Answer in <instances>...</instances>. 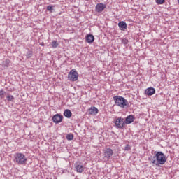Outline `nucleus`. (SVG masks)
Instances as JSON below:
<instances>
[{
  "mask_svg": "<svg viewBox=\"0 0 179 179\" xmlns=\"http://www.w3.org/2000/svg\"><path fill=\"white\" fill-rule=\"evenodd\" d=\"M113 99L116 105L122 108L129 106V102L124 97L121 96H115Z\"/></svg>",
  "mask_w": 179,
  "mask_h": 179,
  "instance_id": "obj_1",
  "label": "nucleus"
},
{
  "mask_svg": "<svg viewBox=\"0 0 179 179\" xmlns=\"http://www.w3.org/2000/svg\"><path fill=\"white\" fill-rule=\"evenodd\" d=\"M155 155L157 159L156 166H163V164H165L166 162H167V159L163 152L156 151L155 152Z\"/></svg>",
  "mask_w": 179,
  "mask_h": 179,
  "instance_id": "obj_2",
  "label": "nucleus"
},
{
  "mask_svg": "<svg viewBox=\"0 0 179 179\" xmlns=\"http://www.w3.org/2000/svg\"><path fill=\"white\" fill-rule=\"evenodd\" d=\"M27 161V157L24 154L21 152H17L15 154V162L17 163V164H26Z\"/></svg>",
  "mask_w": 179,
  "mask_h": 179,
  "instance_id": "obj_3",
  "label": "nucleus"
},
{
  "mask_svg": "<svg viewBox=\"0 0 179 179\" xmlns=\"http://www.w3.org/2000/svg\"><path fill=\"white\" fill-rule=\"evenodd\" d=\"M78 71L74 69L71 70V71L69 73L68 78L70 81L74 82L78 80Z\"/></svg>",
  "mask_w": 179,
  "mask_h": 179,
  "instance_id": "obj_4",
  "label": "nucleus"
},
{
  "mask_svg": "<svg viewBox=\"0 0 179 179\" xmlns=\"http://www.w3.org/2000/svg\"><path fill=\"white\" fill-rule=\"evenodd\" d=\"M125 124H126V123H125V121H124V118L118 117V118L116 119L115 126L118 129H123L124 127Z\"/></svg>",
  "mask_w": 179,
  "mask_h": 179,
  "instance_id": "obj_5",
  "label": "nucleus"
},
{
  "mask_svg": "<svg viewBox=\"0 0 179 179\" xmlns=\"http://www.w3.org/2000/svg\"><path fill=\"white\" fill-rule=\"evenodd\" d=\"M52 120L56 124L60 123L63 120V116L59 114H56L53 116Z\"/></svg>",
  "mask_w": 179,
  "mask_h": 179,
  "instance_id": "obj_6",
  "label": "nucleus"
},
{
  "mask_svg": "<svg viewBox=\"0 0 179 179\" xmlns=\"http://www.w3.org/2000/svg\"><path fill=\"white\" fill-rule=\"evenodd\" d=\"M75 169L77 173H83L85 170V167L81 164L80 162L76 163Z\"/></svg>",
  "mask_w": 179,
  "mask_h": 179,
  "instance_id": "obj_7",
  "label": "nucleus"
},
{
  "mask_svg": "<svg viewBox=\"0 0 179 179\" xmlns=\"http://www.w3.org/2000/svg\"><path fill=\"white\" fill-rule=\"evenodd\" d=\"M106 8V5L103 3H98L96 6V11L98 13L103 12Z\"/></svg>",
  "mask_w": 179,
  "mask_h": 179,
  "instance_id": "obj_8",
  "label": "nucleus"
},
{
  "mask_svg": "<svg viewBox=\"0 0 179 179\" xmlns=\"http://www.w3.org/2000/svg\"><path fill=\"white\" fill-rule=\"evenodd\" d=\"M156 92L155 89L153 87H148V89H146L145 90V94L148 96H152L153 94H155Z\"/></svg>",
  "mask_w": 179,
  "mask_h": 179,
  "instance_id": "obj_9",
  "label": "nucleus"
},
{
  "mask_svg": "<svg viewBox=\"0 0 179 179\" xmlns=\"http://www.w3.org/2000/svg\"><path fill=\"white\" fill-rule=\"evenodd\" d=\"M105 155H106V157H107V159H110V157H112V156L113 155V150L110 148L106 149V150L105 152Z\"/></svg>",
  "mask_w": 179,
  "mask_h": 179,
  "instance_id": "obj_10",
  "label": "nucleus"
},
{
  "mask_svg": "<svg viewBox=\"0 0 179 179\" xmlns=\"http://www.w3.org/2000/svg\"><path fill=\"white\" fill-rule=\"evenodd\" d=\"M89 112L91 115H96L99 113V110L96 107L92 106L89 109Z\"/></svg>",
  "mask_w": 179,
  "mask_h": 179,
  "instance_id": "obj_11",
  "label": "nucleus"
},
{
  "mask_svg": "<svg viewBox=\"0 0 179 179\" xmlns=\"http://www.w3.org/2000/svg\"><path fill=\"white\" fill-rule=\"evenodd\" d=\"M118 26H119L120 30H122V31H124V30L127 29V23L124 22H123V21H122V22H120L118 24Z\"/></svg>",
  "mask_w": 179,
  "mask_h": 179,
  "instance_id": "obj_12",
  "label": "nucleus"
},
{
  "mask_svg": "<svg viewBox=\"0 0 179 179\" xmlns=\"http://www.w3.org/2000/svg\"><path fill=\"white\" fill-rule=\"evenodd\" d=\"M86 41H87V42L89 43H93L94 41V36L92 35V34H88V35L87 36V37H86Z\"/></svg>",
  "mask_w": 179,
  "mask_h": 179,
  "instance_id": "obj_13",
  "label": "nucleus"
},
{
  "mask_svg": "<svg viewBox=\"0 0 179 179\" xmlns=\"http://www.w3.org/2000/svg\"><path fill=\"white\" fill-rule=\"evenodd\" d=\"M134 121V117L133 115H129L126 118V122L125 124H129L132 123Z\"/></svg>",
  "mask_w": 179,
  "mask_h": 179,
  "instance_id": "obj_14",
  "label": "nucleus"
},
{
  "mask_svg": "<svg viewBox=\"0 0 179 179\" xmlns=\"http://www.w3.org/2000/svg\"><path fill=\"white\" fill-rule=\"evenodd\" d=\"M64 115L65 117H66L67 118H70L72 116V113L71 112L70 110L66 109V110H65V111L64 113Z\"/></svg>",
  "mask_w": 179,
  "mask_h": 179,
  "instance_id": "obj_15",
  "label": "nucleus"
},
{
  "mask_svg": "<svg viewBox=\"0 0 179 179\" xmlns=\"http://www.w3.org/2000/svg\"><path fill=\"white\" fill-rule=\"evenodd\" d=\"M58 45H59V43H57V41H53L52 42V48H57Z\"/></svg>",
  "mask_w": 179,
  "mask_h": 179,
  "instance_id": "obj_16",
  "label": "nucleus"
},
{
  "mask_svg": "<svg viewBox=\"0 0 179 179\" xmlns=\"http://www.w3.org/2000/svg\"><path fill=\"white\" fill-rule=\"evenodd\" d=\"M66 138L68 141H73V135L72 134H69L66 136Z\"/></svg>",
  "mask_w": 179,
  "mask_h": 179,
  "instance_id": "obj_17",
  "label": "nucleus"
},
{
  "mask_svg": "<svg viewBox=\"0 0 179 179\" xmlns=\"http://www.w3.org/2000/svg\"><path fill=\"white\" fill-rule=\"evenodd\" d=\"M7 99H8V101H13L14 100V96H12V95H8V96H7Z\"/></svg>",
  "mask_w": 179,
  "mask_h": 179,
  "instance_id": "obj_18",
  "label": "nucleus"
},
{
  "mask_svg": "<svg viewBox=\"0 0 179 179\" xmlns=\"http://www.w3.org/2000/svg\"><path fill=\"white\" fill-rule=\"evenodd\" d=\"M164 2H165V0H156V3H157L158 5L163 4Z\"/></svg>",
  "mask_w": 179,
  "mask_h": 179,
  "instance_id": "obj_19",
  "label": "nucleus"
},
{
  "mask_svg": "<svg viewBox=\"0 0 179 179\" xmlns=\"http://www.w3.org/2000/svg\"><path fill=\"white\" fill-rule=\"evenodd\" d=\"M5 63H6V64H3V66L8 67V65H9V64L10 63V61L9 59H6Z\"/></svg>",
  "mask_w": 179,
  "mask_h": 179,
  "instance_id": "obj_20",
  "label": "nucleus"
},
{
  "mask_svg": "<svg viewBox=\"0 0 179 179\" xmlns=\"http://www.w3.org/2000/svg\"><path fill=\"white\" fill-rule=\"evenodd\" d=\"M5 93H6V92H5L3 90H1L0 91V96H1V98H3Z\"/></svg>",
  "mask_w": 179,
  "mask_h": 179,
  "instance_id": "obj_21",
  "label": "nucleus"
},
{
  "mask_svg": "<svg viewBox=\"0 0 179 179\" xmlns=\"http://www.w3.org/2000/svg\"><path fill=\"white\" fill-rule=\"evenodd\" d=\"M31 56H32V52L30 51V52H29L27 53V58H30V57H31Z\"/></svg>",
  "mask_w": 179,
  "mask_h": 179,
  "instance_id": "obj_22",
  "label": "nucleus"
},
{
  "mask_svg": "<svg viewBox=\"0 0 179 179\" xmlns=\"http://www.w3.org/2000/svg\"><path fill=\"white\" fill-rule=\"evenodd\" d=\"M131 148H130V145L129 144H127L126 146H125V150H130Z\"/></svg>",
  "mask_w": 179,
  "mask_h": 179,
  "instance_id": "obj_23",
  "label": "nucleus"
},
{
  "mask_svg": "<svg viewBox=\"0 0 179 179\" xmlns=\"http://www.w3.org/2000/svg\"><path fill=\"white\" fill-rule=\"evenodd\" d=\"M47 9H48V10L51 11V10H52V6H48L47 7Z\"/></svg>",
  "mask_w": 179,
  "mask_h": 179,
  "instance_id": "obj_24",
  "label": "nucleus"
},
{
  "mask_svg": "<svg viewBox=\"0 0 179 179\" xmlns=\"http://www.w3.org/2000/svg\"><path fill=\"white\" fill-rule=\"evenodd\" d=\"M122 43H123L124 44H127V43H128V40L126 39V38H124V39L122 40Z\"/></svg>",
  "mask_w": 179,
  "mask_h": 179,
  "instance_id": "obj_25",
  "label": "nucleus"
},
{
  "mask_svg": "<svg viewBox=\"0 0 179 179\" xmlns=\"http://www.w3.org/2000/svg\"><path fill=\"white\" fill-rule=\"evenodd\" d=\"M152 163L153 164H157V162L155 159H153V160L152 161Z\"/></svg>",
  "mask_w": 179,
  "mask_h": 179,
  "instance_id": "obj_26",
  "label": "nucleus"
},
{
  "mask_svg": "<svg viewBox=\"0 0 179 179\" xmlns=\"http://www.w3.org/2000/svg\"><path fill=\"white\" fill-rule=\"evenodd\" d=\"M86 1H90V0H86Z\"/></svg>",
  "mask_w": 179,
  "mask_h": 179,
  "instance_id": "obj_27",
  "label": "nucleus"
},
{
  "mask_svg": "<svg viewBox=\"0 0 179 179\" xmlns=\"http://www.w3.org/2000/svg\"><path fill=\"white\" fill-rule=\"evenodd\" d=\"M178 3H179V0H178Z\"/></svg>",
  "mask_w": 179,
  "mask_h": 179,
  "instance_id": "obj_28",
  "label": "nucleus"
}]
</instances>
